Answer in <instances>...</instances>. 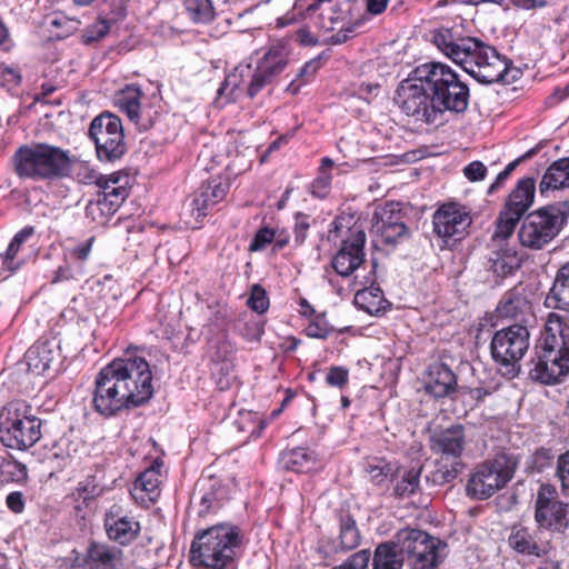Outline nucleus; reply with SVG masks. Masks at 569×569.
Returning a JSON list of instances; mask_svg holds the SVG:
<instances>
[{
	"label": "nucleus",
	"mask_w": 569,
	"mask_h": 569,
	"mask_svg": "<svg viewBox=\"0 0 569 569\" xmlns=\"http://www.w3.org/2000/svg\"><path fill=\"white\" fill-rule=\"evenodd\" d=\"M153 395L152 372L141 357L114 359L96 376L92 407L110 418L142 406Z\"/></svg>",
	"instance_id": "1"
},
{
	"label": "nucleus",
	"mask_w": 569,
	"mask_h": 569,
	"mask_svg": "<svg viewBox=\"0 0 569 569\" xmlns=\"http://www.w3.org/2000/svg\"><path fill=\"white\" fill-rule=\"evenodd\" d=\"M432 42L479 83L510 84L520 74V70L512 67V63L500 56L493 47L476 38L461 37L452 29L442 28L435 31Z\"/></svg>",
	"instance_id": "2"
},
{
	"label": "nucleus",
	"mask_w": 569,
	"mask_h": 569,
	"mask_svg": "<svg viewBox=\"0 0 569 569\" xmlns=\"http://www.w3.org/2000/svg\"><path fill=\"white\" fill-rule=\"evenodd\" d=\"M569 375V319L550 313L541 340L529 362V377L542 385H556Z\"/></svg>",
	"instance_id": "3"
},
{
	"label": "nucleus",
	"mask_w": 569,
	"mask_h": 569,
	"mask_svg": "<svg viewBox=\"0 0 569 569\" xmlns=\"http://www.w3.org/2000/svg\"><path fill=\"white\" fill-rule=\"evenodd\" d=\"M243 536L237 526L219 523L198 532L190 548L197 569H231L241 555Z\"/></svg>",
	"instance_id": "4"
},
{
	"label": "nucleus",
	"mask_w": 569,
	"mask_h": 569,
	"mask_svg": "<svg viewBox=\"0 0 569 569\" xmlns=\"http://www.w3.org/2000/svg\"><path fill=\"white\" fill-rule=\"evenodd\" d=\"M13 163L19 177L41 180L68 176L71 159L68 151L52 144H22Z\"/></svg>",
	"instance_id": "5"
},
{
	"label": "nucleus",
	"mask_w": 569,
	"mask_h": 569,
	"mask_svg": "<svg viewBox=\"0 0 569 569\" xmlns=\"http://www.w3.org/2000/svg\"><path fill=\"white\" fill-rule=\"evenodd\" d=\"M426 63L416 67L409 77L402 80L395 96V102L400 110L416 122L433 123L440 118V109L436 107Z\"/></svg>",
	"instance_id": "6"
},
{
	"label": "nucleus",
	"mask_w": 569,
	"mask_h": 569,
	"mask_svg": "<svg viewBox=\"0 0 569 569\" xmlns=\"http://www.w3.org/2000/svg\"><path fill=\"white\" fill-rule=\"evenodd\" d=\"M568 218L569 201H557L530 212L519 229L520 243L531 250L543 249L560 233Z\"/></svg>",
	"instance_id": "7"
},
{
	"label": "nucleus",
	"mask_w": 569,
	"mask_h": 569,
	"mask_svg": "<svg viewBox=\"0 0 569 569\" xmlns=\"http://www.w3.org/2000/svg\"><path fill=\"white\" fill-rule=\"evenodd\" d=\"M42 421L24 401H12L0 415V441L10 449L27 450L41 438Z\"/></svg>",
	"instance_id": "8"
},
{
	"label": "nucleus",
	"mask_w": 569,
	"mask_h": 569,
	"mask_svg": "<svg viewBox=\"0 0 569 569\" xmlns=\"http://www.w3.org/2000/svg\"><path fill=\"white\" fill-rule=\"evenodd\" d=\"M430 91L436 107L440 109V117L445 111L462 113L469 104V87L460 76L448 64L441 62L426 63Z\"/></svg>",
	"instance_id": "9"
},
{
	"label": "nucleus",
	"mask_w": 569,
	"mask_h": 569,
	"mask_svg": "<svg viewBox=\"0 0 569 569\" xmlns=\"http://www.w3.org/2000/svg\"><path fill=\"white\" fill-rule=\"evenodd\" d=\"M431 449L440 455L433 480L437 483L453 481L463 470L461 460L466 446V433L462 425H452L443 430L436 431L430 438Z\"/></svg>",
	"instance_id": "10"
},
{
	"label": "nucleus",
	"mask_w": 569,
	"mask_h": 569,
	"mask_svg": "<svg viewBox=\"0 0 569 569\" xmlns=\"http://www.w3.org/2000/svg\"><path fill=\"white\" fill-rule=\"evenodd\" d=\"M396 545L407 556L410 569H436L442 562L447 548L439 538L411 527L396 532Z\"/></svg>",
	"instance_id": "11"
},
{
	"label": "nucleus",
	"mask_w": 569,
	"mask_h": 569,
	"mask_svg": "<svg viewBox=\"0 0 569 569\" xmlns=\"http://www.w3.org/2000/svg\"><path fill=\"white\" fill-rule=\"evenodd\" d=\"M517 463L511 456L498 455L491 460L479 463L469 477L468 496L488 499L502 489L513 477Z\"/></svg>",
	"instance_id": "12"
},
{
	"label": "nucleus",
	"mask_w": 569,
	"mask_h": 569,
	"mask_svg": "<svg viewBox=\"0 0 569 569\" xmlns=\"http://www.w3.org/2000/svg\"><path fill=\"white\" fill-rule=\"evenodd\" d=\"M530 346V332L523 323H515L495 332L490 342L491 357L496 363L507 368V373L516 377L520 371V360Z\"/></svg>",
	"instance_id": "13"
},
{
	"label": "nucleus",
	"mask_w": 569,
	"mask_h": 569,
	"mask_svg": "<svg viewBox=\"0 0 569 569\" xmlns=\"http://www.w3.org/2000/svg\"><path fill=\"white\" fill-rule=\"evenodd\" d=\"M536 181L531 177L520 179L507 197L496 220L493 239L507 240L533 203Z\"/></svg>",
	"instance_id": "14"
},
{
	"label": "nucleus",
	"mask_w": 569,
	"mask_h": 569,
	"mask_svg": "<svg viewBox=\"0 0 569 569\" xmlns=\"http://www.w3.org/2000/svg\"><path fill=\"white\" fill-rule=\"evenodd\" d=\"M228 190L229 183L221 177H213L203 182L184 207V223L198 229L201 219L226 198Z\"/></svg>",
	"instance_id": "15"
},
{
	"label": "nucleus",
	"mask_w": 569,
	"mask_h": 569,
	"mask_svg": "<svg viewBox=\"0 0 569 569\" xmlns=\"http://www.w3.org/2000/svg\"><path fill=\"white\" fill-rule=\"evenodd\" d=\"M94 183L101 191L98 192L96 202L90 203L89 209L96 207L103 216L113 214L129 196L128 177L119 172L110 176L99 174Z\"/></svg>",
	"instance_id": "16"
},
{
	"label": "nucleus",
	"mask_w": 569,
	"mask_h": 569,
	"mask_svg": "<svg viewBox=\"0 0 569 569\" xmlns=\"http://www.w3.org/2000/svg\"><path fill=\"white\" fill-rule=\"evenodd\" d=\"M471 222L470 212L453 202L442 204L432 216L433 231L445 240L462 238Z\"/></svg>",
	"instance_id": "17"
},
{
	"label": "nucleus",
	"mask_w": 569,
	"mask_h": 569,
	"mask_svg": "<svg viewBox=\"0 0 569 569\" xmlns=\"http://www.w3.org/2000/svg\"><path fill=\"white\" fill-rule=\"evenodd\" d=\"M535 518L537 522L552 530H562L569 525L568 506L556 499L551 486L542 485L538 491Z\"/></svg>",
	"instance_id": "18"
},
{
	"label": "nucleus",
	"mask_w": 569,
	"mask_h": 569,
	"mask_svg": "<svg viewBox=\"0 0 569 569\" xmlns=\"http://www.w3.org/2000/svg\"><path fill=\"white\" fill-rule=\"evenodd\" d=\"M366 233L360 228L350 230L331 260V267L341 277L351 276L365 262Z\"/></svg>",
	"instance_id": "19"
},
{
	"label": "nucleus",
	"mask_w": 569,
	"mask_h": 569,
	"mask_svg": "<svg viewBox=\"0 0 569 569\" xmlns=\"http://www.w3.org/2000/svg\"><path fill=\"white\" fill-rule=\"evenodd\" d=\"M103 526L109 540L128 546L140 535L141 525L136 517L123 511L119 505H112L104 513Z\"/></svg>",
	"instance_id": "20"
},
{
	"label": "nucleus",
	"mask_w": 569,
	"mask_h": 569,
	"mask_svg": "<svg viewBox=\"0 0 569 569\" xmlns=\"http://www.w3.org/2000/svg\"><path fill=\"white\" fill-rule=\"evenodd\" d=\"M142 97L143 92L140 87L129 84L117 91L113 98L114 106L140 132L148 131L154 123L152 116L141 108Z\"/></svg>",
	"instance_id": "21"
},
{
	"label": "nucleus",
	"mask_w": 569,
	"mask_h": 569,
	"mask_svg": "<svg viewBox=\"0 0 569 569\" xmlns=\"http://www.w3.org/2000/svg\"><path fill=\"white\" fill-rule=\"evenodd\" d=\"M497 316L501 319L513 320L528 327L535 319L531 301L526 288L519 283L506 291L496 307Z\"/></svg>",
	"instance_id": "22"
},
{
	"label": "nucleus",
	"mask_w": 569,
	"mask_h": 569,
	"mask_svg": "<svg viewBox=\"0 0 569 569\" xmlns=\"http://www.w3.org/2000/svg\"><path fill=\"white\" fill-rule=\"evenodd\" d=\"M163 461L154 459L134 480L130 490L133 500L143 508L154 503L161 493Z\"/></svg>",
	"instance_id": "23"
},
{
	"label": "nucleus",
	"mask_w": 569,
	"mask_h": 569,
	"mask_svg": "<svg viewBox=\"0 0 569 569\" xmlns=\"http://www.w3.org/2000/svg\"><path fill=\"white\" fill-rule=\"evenodd\" d=\"M84 569H123V551L106 542L92 541L83 559Z\"/></svg>",
	"instance_id": "24"
},
{
	"label": "nucleus",
	"mask_w": 569,
	"mask_h": 569,
	"mask_svg": "<svg viewBox=\"0 0 569 569\" xmlns=\"http://www.w3.org/2000/svg\"><path fill=\"white\" fill-rule=\"evenodd\" d=\"M542 531L522 526H513L508 538L509 546L525 556L542 557L549 551V542L540 535Z\"/></svg>",
	"instance_id": "25"
},
{
	"label": "nucleus",
	"mask_w": 569,
	"mask_h": 569,
	"mask_svg": "<svg viewBox=\"0 0 569 569\" xmlns=\"http://www.w3.org/2000/svg\"><path fill=\"white\" fill-rule=\"evenodd\" d=\"M373 219L376 220L373 229L383 243L395 244L409 237L408 227L401 221L399 213H393V210L385 208L381 211H376Z\"/></svg>",
	"instance_id": "26"
},
{
	"label": "nucleus",
	"mask_w": 569,
	"mask_h": 569,
	"mask_svg": "<svg viewBox=\"0 0 569 569\" xmlns=\"http://www.w3.org/2000/svg\"><path fill=\"white\" fill-rule=\"evenodd\" d=\"M89 137L93 142H100L102 139L104 142H123L121 119L108 111L100 113L90 123Z\"/></svg>",
	"instance_id": "27"
},
{
	"label": "nucleus",
	"mask_w": 569,
	"mask_h": 569,
	"mask_svg": "<svg viewBox=\"0 0 569 569\" xmlns=\"http://www.w3.org/2000/svg\"><path fill=\"white\" fill-rule=\"evenodd\" d=\"M457 379L452 370L445 363H436L429 368V376L426 382V391L436 397L442 398L456 391Z\"/></svg>",
	"instance_id": "28"
},
{
	"label": "nucleus",
	"mask_w": 569,
	"mask_h": 569,
	"mask_svg": "<svg viewBox=\"0 0 569 569\" xmlns=\"http://www.w3.org/2000/svg\"><path fill=\"white\" fill-rule=\"evenodd\" d=\"M569 188V157L553 161L545 171L540 182L539 192L548 197L550 192Z\"/></svg>",
	"instance_id": "29"
},
{
	"label": "nucleus",
	"mask_w": 569,
	"mask_h": 569,
	"mask_svg": "<svg viewBox=\"0 0 569 569\" xmlns=\"http://www.w3.org/2000/svg\"><path fill=\"white\" fill-rule=\"evenodd\" d=\"M57 356L50 342H38L26 352V361L30 371L41 375L51 368Z\"/></svg>",
	"instance_id": "30"
},
{
	"label": "nucleus",
	"mask_w": 569,
	"mask_h": 569,
	"mask_svg": "<svg viewBox=\"0 0 569 569\" xmlns=\"http://www.w3.org/2000/svg\"><path fill=\"white\" fill-rule=\"evenodd\" d=\"M547 301L555 309L569 311V261L558 269Z\"/></svg>",
	"instance_id": "31"
},
{
	"label": "nucleus",
	"mask_w": 569,
	"mask_h": 569,
	"mask_svg": "<svg viewBox=\"0 0 569 569\" xmlns=\"http://www.w3.org/2000/svg\"><path fill=\"white\" fill-rule=\"evenodd\" d=\"M505 240H496L492 238V242L496 246L489 257V268L498 277H506L510 274L515 269L519 267V259L517 253L511 248H505L502 242Z\"/></svg>",
	"instance_id": "32"
},
{
	"label": "nucleus",
	"mask_w": 569,
	"mask_h": 569,
	"mask_svg": "<svg viewBox=\"0 0 569 569\" xmlns=\"http://www.w3.org/2000/svg\"><path fill=\"white\" fill-rule=\"evenodd\" d=\"M405 553L400 552L396 545V535L391 540L377 546L372 567L373 569H402Z\"/></svg>",
	"instance_id": "33"
},
{
	"label": "nucleus",
	"mask_w": 569,
	"mask_h": 569,
	"mask_svg": "<svg viewBox=\"0 0 569 569\" xmlns=\"http://www.w3.org/2000/svg\"><path fill=\"white\" fill-rule=\"evenodd\" d=\"M282 468L295 472H309L316 467V456L306 448H293L280 457Z\"/></svg>",
	"instance_id": "34"
},
{
	"label": "nucleus",
	"mask_w": 569,
	"mask_h": 569,
	"mask_svg": "<svg viewBox=\"0 0 569 569\" xmlns=\"http://www.w3.org/2000/svg\"><path fill=\"white\" fill-rule=\"evenodd\" d=\"M388 301L379 287H369L358 290L355 295V305L369 315H379L387 309Z\"/></svg>",
	"instance_id": "35"
},
{
	"label": "nucleus",
	"mask_w": 569,
	"mask_h": 569,
	"mask_svg": "<svg viewBox=\"0 0 569 569\" xmlns=\"http://www.w3.org/2000/svg\"><path fill=\"white\" fill-rule=\"evenodd\" d=\"M288 63L286 54L278 49H270L264 53L257 68L269 81H273Z\"/></svg>",
	"instance_id": "36"
},
{
	"label": "nucleus",
	"mask_w": 569,
	"mask_h": 569,
	"mask_svg": "<svg viewBox=\"0 0 569 569\" xmlns=\"http://www.w3.org/2000/svg\"><path fill=\"white\" fill-rule=\"evenodd\" d=\"M28 477L27 467L11 457H0V487L21 483Z\"/></svg>",
	"instance_id": "37"
},
{
	"label": "nucleus",
	"mask_w": 569,
	"mask_h": 569,
	"mask_svg": "<svg viewBox=\"0 0 569 569\" xmlns=\"http://www.w3.org/2000/svg\"><path fill=\"white\" fill-rule=\"evenodd\" d=\"M365 471L369 475L373 485H382L387 480H393L398 470L392 463L383 459H370L365 463Z\"/></svg>",
	"instance_id": "38"
},
{
	"label": "nucleus",
	"mask_w": 569,
	"mask_h": 569,
	"mask_svg": "<svg viewBox=\"0 0 569 569\" xmlns=\"http://www.w3.org/2000/svg\"><path fill=\"white\" fill-rule=\"evenodd\" d=\"M184 7L188 16L196 23H209L214 19L211 0H184Z\"/></svg>",
	"instance_id": "39"
},
{
	"label": "nucleus",
	"mask_w": 569,
	"mask_h": 569,
	"mask_svg": "<svg viewBox=\"0 0 569 569\" xmlns=\"http://www.w3.org/2000/svg\"><path fill=\"white\" fill-rule=\"evenodd\" d=\"M421 468H410L403 471L401 479L396 483L393 493L398 498L410 497L419 489Z\"/></svg>",
	"instance_id": "40"
},
{
	"label": "nucleus",
	"mask_w": 569,
	"mask_h": 569,
	"mask_svg": "<svg viewBox=\"0 0 569 569\" xmlns=\"http://www.w3.org/2000/svg\"><path fill=\"white\" fill-rule=\"evenodd\" d=\"M340 543L345 550L356 548L360 542V535L353 518L347 513L340 517Z\"/></svg>",
	"instance_id": "41"
},
{
	"label": "nucleus",
	"mask_w": 569,
	"mask_h": 569,
	"mask_svg": "<svg viewBox=\"0 0 569 569\" xmlns=\"http://www.w3.org/2000/svg\"><path fill=\"white\" fill-rule=\"evenodd\" d=\"M98 495L99 490L94 482L86 480L78 483L70 498L76 502V509L81 510L82 507H88Z\"/></svg>",
	"instance_id": "42"
},
{
	"label": "nucleus",
	"mask_w": 569,
	"mask_h": 569,
	"mask_svg": "<svg viewBox=\"0 0 569 569\" xmlns=\"http://www.w3.org/2000/svg\"><path fill=\"white\" fill-rule=\"evenodd\" d=\"M72 452H76V449L72 448L71 440L67 437H61L51 447L49 458L56 461L59 467H63L71 459Z\"/></svg>",
	"instance_id": "43"
},
{
	"label": "nucleus",
	"mask_w": 569,
	"mask_h": 569,
	"mask_svg": "<svg viewBox=\"0 0 569 569\" xmlns=\"http://www.w3.org/2000/svg\"><path fill=\"white\" fill-rule=\"evenodd\" d=\"M110 26L106 19H99L93 24L87 27L82 33V43L91 44L102 39L109 32Z\"/></svg>",
	"instance_id": "44"
},
{
	"label": "nucleus",
	"mask_w": 569,
	"mask_h": 569,
	"mask_svg": "<svg viewBox=\"0 0 569 569\" xmlns=\"http://www.w3.org/2000/svg\"><path fill=\"white\" fill-rule=\"evenodd\" d=\"M97 157L102 162L112 163L126 152L124 144H94Z\"/></svg>",
	"instance_id": "45"
},
{
	"label": "nucleus",
	"mask_w": 569,
	"mask_h": 569,
	"mask_svg": "<svg viewBox=\"0 0 569 569\" xmlns=\"http://www.w3.org/2000/svg\"><path fill=\"white\" fill-rule=\"evenodd\" d=\"M333 331V328L328 323L325 317H316L306 327L305 332L309 338L327 339Z\"/></svg>",
	"instance_id": "46"
},
{
	"label": "nucleus",
	"mask_w": 569,
	"mask_h": 569,
	"mask_svg": "<svg viewBox=\"0 0 569 569\" xmlns=\"http://www.w3.org/2000/svg\"><path fill=\"white\" fill-rule=\"evenodd\" d=\"M248 306L258 313H264L269 308V299L266 290L260 284H253L251 288Z\"/></svg>",
	"instance_id": "47"
},
{
	"label": "nucleus",
	"mask_w": 569,
	"mask_h": 569,
	"mask_svg": "<svg viewBox=\"0 0 569 569\" xmlns=\"http://www.w3.org/2000/svg\"><path fill=\"white\" fill-rule=\"evenodd\" d=\"M370 558V551L363 549L352 553L343 563L337 567L342 569H368Z\"/></svg>",
	"instance_id": "48"
},
{
	"label": "nucleus",
	"mask_w": 569,
	"mask_h": 569,
	"mask_svg": "<svg viewBox=\"0 0 569 569\" xmlns=\"http://www.w3.org/2000/svg\"><path fill=\"white\" fill-rule=\"evenodd\" d=\"M326 382L330 387L342 389L349 382V371L343 367H331L326 375Z\"/></svg>",
	"instance_id": "49"
},
{
	"label": "nucleus",
	"mask_w": 569,
	"mask_h": 569,
	"mask_svg": "<svg viewBox=\"0 0 569 569\" xmlns=\"http://www.w3.org/2000/svg\"><path fill=\"white\" fill-rule=\"evenodd\" d=\"M557 477L561 482L563 493L569 496V450L558 458Z\"/></svg>",
	"instance_id": "50"
},
{
	"label": "nucleus",
	"mask_w": 569,
	"mask_h": 569,
	"mask_svg": "<svg viewBox=\"0 0 569 569\" xmlns=\"http://www.w3.org/2000/svg\"><path fill=\"white\" fill-rule=\"evenodd\" d=\"M331 189V174L319 173L310 186V192L313 197L323 199Z\"/></svg>",
	"instance_id": "51"
},
{
	"label": "nucleus",
	"mask_w": 569,
	"mask_h": 569,
	"mask_svg": "<svg viewBox=\"0 0 569 569\" xmlns=\"http://www.w3.org/2000/svg\"><path fill=\"white\" fill-rule=\"evenodd\" d=\"M463 174L471 182L481 181L486 178L487 167L481 161H471L463 168Z\"/></svg>",
	"instance_id": "52"
},
{
	"label": "nucleus",
	"mask_w": 569,
	"mask_h": 569,
	"mask_svg": "<svg viewBox=\"0 0 569 569\" xmlns=\"http://www.w3.org/2000/svg\"><path fill=\"white\" fill-rule=\"evenodd\" d=\"M93 241H94V237H91V238L87 239L86 241L80 242L77 246H74L69 251L70 258H72L73 260H76L80 263H83L84 261H87L90 256Z\"/></svg>",
	"instance_id": "53"
},
{
	"label": "nucleus",
	"mask_w": 569,
	"mask_h": 569,
	"mask_svg": "<svg viewBox=\"0 0 569 569\" xmlns=\"http://www.w3.org/2000/svg\"><path fill=\"white\" fill-rule=\"evenodd\" d=\"M274 238V231L269 228H262L260 229L252 242L250 243V250L251 251H259L262 250L267 244L271 243Z\"/></svg>",
	"instance_id": "54"
},
{
	"label": "nucleus",
	"mask_w": 569,
	"mask_h": 569,
	"mask_svg": "<svg viewBox=\"0 0 569 569\" xmlns=\"http://www.w3.org/2000/svg\"><path fill=\"white\" fill-rule=\"evenodd\" d=\"M19 249H20V246L11 240V242L9 243V246L7 248V251L3 254H1L2 264L10 272L16 271L20 267V262L14 261Z\"/></svg>",
	"instance_id": "55"
},
{
	"label": "nucleus",
	"mask_w": 569,
	"mask_h": 569,
	"mask_svg": "<svg viewBox=\"0 0 569 569\" xmlns=\"http://www.w3.org/2000/svg\"><path fill=\"white\" fill-rule=\"evenodd\" d=\"M309 217L299 212L296 214L295 223V241L297 244L303 243L307 238V231L309 229Z\"/></svg>",
	"instance_id": "56"
},
{
	"label": "nucleus",
	"mask_w": 569,
	"mask_h": 569,
	"mask_svg": "<svg viewBox=\"0 0 569 569\" xmlns=\"http://www.w3.org/2000/svg\"><path fill=\"white\" fill-rule=\"evenodd\" d=\"M271 82L272 81L267 80V78L257 68L248 86V96L250 98H254L266 86L270 84Z\"/></svg>",
	"instance_id": "57"
},
{
	"label": "nucleus",
	"mask_w": 569,
	"mask_h": 569,
	"mask_svg": "<svg viewBox=\"0 0 569 569\" xmlns=\"http://www.w3.org/2000/svg\"><path fill=\"white\" fill-rule=\"evenodd\" d=\"M210 348L216 349V351L211 353L213 361H223L233 352V347L228 340H219Z\"/></svg>",
	"instance_id": "58"
},
{
	"label": "nucleus",
	"mask_w": 569,
	"mask_h": 569,
	"mask_svg": "<svg viewBox=\"0 0 569 569\" xmlns=\"http://www.w3.org/2000/svg\"><path fill=\"white\" fill-rule=\"evenodd\" d=\"M321 57H317L315 59L309 60L300 69V71L297 74V78H301L303 79L305 82H308L310 79L315 77V74L321 68Z\"/></svg>",
	"instance_id": "59"
},
{
	"label": "nucleus",
	"mask_w": 569,
	"mask_h": 569,
	"mask_svg": "<svg viewBox=\"0 0 569 569\" xmlns=\"http://www.w3.org/2000/svg\"><path fill=\"white\" fill-rule=\"evenodd\" d=\"M50 27L52 28H56V29H62L61 32H58L57 33V37L59 39H63V38H67L69 34H71L72 30H71V20H69L66 16H62V14H54L51 19H50Z\"/></svg>",
	"instance_id": "60"
},
{
	"label": "nucleus",
	"mask_w": 569,
	"mask_h": 569,
	"mask_svg": "<svg viewBox=\"0 0 569 569\" xmlns=\"http://www.w3.org/2000/svg\"><path fill=\"white\" fill-rule=\"evenodd\" d=\"M430 152L426 147L417 148L410 151H406L400 156H396L398 162L412 163L420 159L426 158Z\"/></svg>",
	"instance_id": "61"
},
{
	"label": "nucleus",
	"mask_w": 569,
	"mask_h": 569,
	"mask_svg": "<svg viewBox=\"0 0 569 569\" xmlns=\"http://www.w3.org/2000/svg\"><path fill=\"white\" fill-rule=\"evenodd\" d=\"M7 507L14 513H20L24 509L23 495L20 491H12L6 498Z\"/></svg>",
	"instance_id": "62"
},
{
	"label": "nucleus",
	"mask_w": 569,
	"mask_h": 569,
	"mask_svg": "<svg viewBox=\"0 0 569 569\" xmlns=\"http://www.w3.org/2000/svg\"><path fill=\"white\" fill-rule=\"evenodd\" d=\"M1 69L3 72H1L0 76V84H9L14 83L19 84L21 82V74L14 70L13 68L7 67L1 63Z\"/></svg>",
	"instance_id": "63"
},
{
	"label": "nucleus",
	"mask_w": 569,
	"mask_h": 569,
	"mask_svg": "<svg viewBox=\"0 0 569 569\" xmlns=\"http://www.w3.org/2000/svg\"><path fill=\"white\" fill-rule=\"evenodd\" d=\"M297 41L305 47L316 46L318 43V39L307 29L300 28L296 32Z\"/></svg>",
	"instance_id": "64"
}]
</instances>
